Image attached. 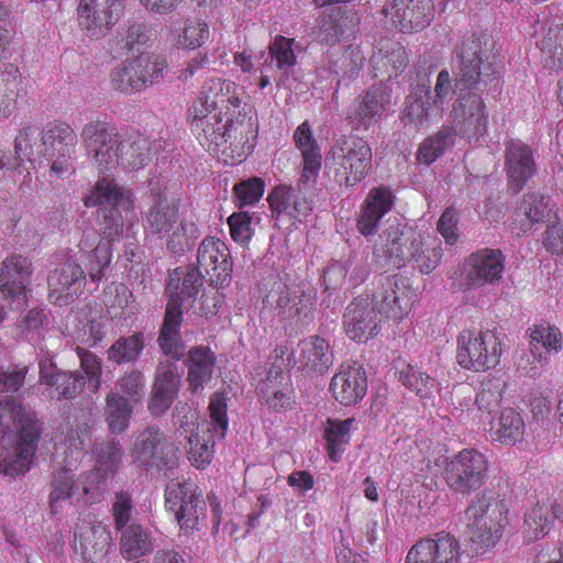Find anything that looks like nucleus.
<instances>
[{
    "instance_id": "obj_1",
    "label": "nucleus",
    "mask_w": 563,
    "mask_h": 563,
    "mask_svg": "<svg viewBox=\"0 0 563 563\" xmlns=\"http://www.w3.org/2000/svg\"><path fill=\"white\" fill-rule=\"evenodd\" d=\"M41 426L34 412L15 399H0V472L16 476L29 471Z\"/></svg>"
},
{
    "instance_id": "obj_2",
    "label": "nucleus",
    "mask_w": 563,
    "mask_h": 563,
    "mask_svg": "<svg viewBox=\"0 0 563 563\" xmlns=\"http://www.w3.org/2000/svg\"><path fill=\"white\" fill-rule=\"evenodd\" d=\"M81 140L99 172H108L121 165L139 169L150 161L151 141L142 134L122 136L115 126L104 121H91L84 125Z\"/></svg>"
},
{
    "instance_id": "obj_3",
    "label": "nucleus",
    "mask_w": 563,
    "mask_h": 563,
    "mask_svg": "<svg viewBox=\"0 0 563 563\" xmlns=\"http://www.w3.org/2000/svg\"><path fill=\"white\" fill-rule=\"evenodd\" d=\"M151 205L144 213V225L152 234L167 239V249L183 253L199 238L197 225L179 219L178 199L167 189L162 178L148 183Z\"/></svg>"
},
{
    "instance_id": "obj_4",
    "label": "nucleus",
    "mask_w": 563,
    "mask_h": 563,
    "mask_svg": "<svg viewBox=\"0 0 563 563\" xmlns=\"http://www.w3.org/2000/svg\"><path fill=\"white\" fill-rule=\"evenodd\" d=\"M93 417L91 411H82L76 417L65 432L60 445L64 450L63 465L53 472L48 505L53 514H59L63 504L70 500L79 489L75 482V472L79 462L85 455L86 439L92 427Z\"/></svg>"
},
{
    "instance_id": "obj_5",
    "label": "nucleus",
    "mask_w": 563,
    "mask_h": 563,
    "mask_svg": "<svg viewBox=\"0 0 563 563\" xmlns=\"http://www.w3.org/2000/svg\"><path fill=\"white\" fill-rule=\"evenodd\" d=\"M202 272L196 267H179L173 271L166 286L170 297L158 338L161 349L166 355L178 360L183 354L179 327L183 321L180 301L196 296L202 286Z\"/></svg>"
},
{
    "instance_id": "obj_6",
    "label": "nucleus",
    "mask_w": 563,
    "mask_h": 563,
    "mask_svg": "<svg viewBox=\"0 0 563 563\" xmlns=\"http://www.w3.org/2000/svg\"><path fill=\"white\" fill-rule=\"evenodd\" d=\"M372 148L356 136L338 139L325 155V168L334 174L340 185L354 187L372 168Z\"/></svg>"
},
{
    "instance_id": "obj_7",
    "label": "nucleus",
    "mask_w": 563,
    "mask_h": 563,
    "mask_svg": "<svg viewBox=\"0 0 563 563\" xmlns=\"http://www.w3.org/2000/svg\"><path fill=\"white\" fill-rule=\"evenodd\" d=\"M471 540L481 548L494 547L508 525V507L496 494L483 493L467 508Z\"/></svg>"
},
{
    "instance_id": "obj_8",
    "label": "nucleus",
    "mask_w": 563,
    "mask_h": 563,
    "mask_svg": "<svg viewBox=\"0 0 563 563\" xmlns=\"http://www.w3.org/2000/svg\"><path fill=\"white\" fill-rule=\"evenodd\" d=\"M489 57V49L481 37L466 38L461 46L457 86L481 92L498 90L499 77Z\"/></svg>"
},
{
    "instance_id": "obj_9",
    "label": "nucleus",
    "mask_w": 563,
    "mask_h": 563,
    "mask_svg": "<svg viewBox=\"0 0 563 563\" xmlns=\"http://www.w3.org/2000/svg\"><path fill=\"white\" fill-rule=\"evenodd\" d=\"M192 132L199 143L209 152H224L227 143L236 130L232 115L208 108L206 99H195L188 110Z\"/></svg>"
},
{
    "instance_id": "obj_10",
    "label": "nucleus",
    "mask_w": 563,
    "mask_h": 563,
    "mask_svg": "<svg viewBox=\"0 0 563 563\" xmlns=\"http://www.w3.org/2000/svg\"><path fill=\"white\" fill-rule=\"evenodd\" d=\"M165 506L173 511L180 530L191 534L207 518V504L198 486L189 479H173L165 489Z\"/></svg>"
},
{
    "instance_id": "obj_11",
    "label": "nucleus",
    "mask_w": 563,
    "mask_h": 563,
    "mask_svg": "<svg viewBox=\"0 0 563 563\" xmlns=\"http://www.w3.org/2000/svg\"><path fill=\"white\" fill-rule=\"evenodd\" d=\"M227 409L223 395L214 393L209 402L211 422L198 427V431L189 438L188 460L196 468H205L211 463L214 438H224L228 429Z\"/></svg>"
},
{
    "instance_id": "obj_12",
    "label": "nucleus",
    "mask_w": 563,
    "mask_h": 563,
    "mask_svg": "<svg viewBox=\"0 0 563 563\" xmlns=\"http://www.w3.org/2000/svg\"><path fill=\"white\" fill-rule=\"evenodd\" d=\"M501 341L490 331H462L457 338L459 364L475 372L494 368L500 361Z\"/></svg>"
},
{
    "instance_id": "obj_13",
    "label": "nucleus",
    "mask_w": 563,
    "mask_h": 563,
    "mask_svg": "<svg viewBox=\"0 0 563 563\" xmlns=\"http://www.w3.org/2000/svg\"><path fill=\"white\" fill-rule=\"evenodd\" d=\"M77 134L66 123L48 126L42 137L43 155L49 163V176L67 179L76 170L75 152Z\"/></svg>"
},
{
    "instance_id": "obj_14",
    "label": "nucleus",
    "mask_w": 563,
    "mask_h": 563,
    "mask_svg": "<svg viewBox=\"0 0 563 563\" xmlns=\"http://www.w3.org/2000/svg\"><path fill=\"white\" fill-rule=\"evenodd\" d=\"M487 470L488 462L484 454L465 449L448 464L445 481L452 490L467 495L483 485Z\"/></svg>"
},
{
    "instance_id": "obj_15",
    "label": "nucleus",
    "mask_w": 563,
    "mask_h": 563,
    "mask_svg": "<svg viewBox=\"0 0 563 563\" xmlns=\"http://www.w3.org/2000/svg\"><path fill=\"white\" fill-rule=\"evenodd\" d=\"M32 264L22 255L8 256L0 268V300L10 309L21 310L27 303V286L32 275Z\"/></svg>"
},
{
    "instance_id": "obj_16",
    "label": "nucleus",
    "mask_w": 563,
    "mask_h": 563,
    "mask_svg": "<svg viewBox=\"0 0 563 563\" xmlns=\"http://www.w3.org/2000/svg\"><path fill=\"white\" fill-rule=\"evenodd\" d=\"M415 292L404 276L385 275L378 278L373 302L379 313L402 319L411 310Z\"/></svg>"
},
{
    "instance_id": "obj_17",
    "label": "nucleus",
    "mask_w": 563,
    "mask_h": 563,
    "mask_svg": "<svg viewBox=\"0 0 563 563\" xmlns=\"http://www.w3.org/2000/svg\"><path fill=\"white\" fill-rule=\"evenodd\" d=\"M121 0H80L77 13L79 25L91 37H102L123 14Z\"/></svg>"
},
{
    "instance_id": "obj_18",
    "label": "nucleus",
    "mask_w": 563,
    "mask_h": 563,
    "mask_svg": "<svg viewBox=\"0 0 563 563\" xmlns=\"http://www.w3.org/2000/svg\"><path fill=\"white\" fill-rule=\"evenodd\" d=\"M174 445L158 429L150 427L139 433L130 449V455L137 467L166 465Z\"/></svg>"
},
{
    "instance_id": "obj_19",
    "label": "nucleus",
    "mask_w": 563,
    "mask_h": 563,
    "mask_svg": "<svg viewBox=\"0 0 563 563\" xmlns=\"http://www.w3.org/2000/svg\"><path fill=\"white\" fill-rule=\"evenodd\" d=\"M461 544L452 534L435 533L417 542L408 552L406 563H461Z\"/></svg>"
},
{
    "instance_id": "obj_20",
    "label": "nucleus",
    "mask_w": 563,
    "mask_h": 563,
    "mask_svg": "<svg viewBox=\"0 0 563 563\" xmlns=\"http://www.w3.org/2000/svg\"><path fill=\"white\" fill-rule=\"evenodd\" d=\"M505 257L499 250L483 249L471 254L464 264L467 288H481L500 282Z\"/></svg>"
},
{
    "instance_id": "obj_21",
    "label": "nucleus",
    "mask_w": 563,
    "mask_h": 563,
    "mask_svg": "<svg viewBox=\"0 0 563 563\" xmlns=\"http://www.w3.org/2000/svg\"><path fill=\"white\" fill-rule=\"evenodd\" d=\"M110 541L111 534L107 525L96 519H82L75 528L74 548L86 562H101Z\"/></svg>"
},
{
    "instance_id": "obj_22",
    "label": "nucleus",
    "mask_w": 563,
    "mask_h": 563,
    "mask_svg": "<svg viewBox=\"0 0 563 563\" xmlns=\"http://www.w3.org/2000/svg\"><path fill=\"white\" fill-rule=\"evenodd\" d=\"M454 133L466 137L482 135L486 131L487 115L482 96L477 92L461 95L453 104Z\"/></svg>"
},
{
    "instance_id": "obj_23",
    "label": "nucleus",
    "mask_w": 563,
    "mask_h": 563,
    "mask_svg": "<svg viewBox=\"0 0 563 563\" xmlns=\"http://www.w3.org/2000/svg\"><path fill=\"white\" fill-rule=\"evenodd\" d=\"M383 13L390 18L394 27L411 33L426 27L433 19L431 0H393Z\"/></svg>"
},
{
    "instance_id": "obj_24",
    "label": "nucleus",
    "mask_w": 563,
    "mask_h": 563,
    "mask_svg": "<svg viewBox=\"0 0 563 563\" xmlns=\"http://www.w3.org/2000/svg\"><path fill=\"white\" fill-rule=\"evenodd\" d=\"M267 302L275 306L276 316L280 321L299 322L309 317L312 309V297L297 287H288L278 282L267 296Z\"/></svg>"
},
{
    "instance_id": "obj_25",
    "label": "nucleus",
    "mask_w": 563,
    "mask_h": 563,
    "mask_svg": "<svg viewBox=\"0 0 563 563\" xmlns=\"http://www.w3.org/2000/svg\"><path fill=\"white\" fill-rule=\"evenodd\" d=\"M310 191L300 190L298 185L296 188L287 185L275 187L267 197L273 216H287L298 221L307 218L313 209Z\"/></svg>"
},
{
    "instance_id": "obj_26",
    "label": "nucleus",
    "mask_w": 563,
    "mask_h": 563,
    "mask_svg": "<svg viewBox=\"0 0 563 563\" xmlns=\"http://www.w3.org/2000/svg\"><path fill=\"white\" fill-rule=\"evenodd\" d=\"M440 117L439 108L431 101L429 80L412 86L404 102L401 122L406 126L419 129Z\"/></svg>"
},
{
    "instance_id": "obj_27",
    "label": "nucleus",
    "mask_w": 563,
    "mask_h": 563,
    "mask_svg": "<svg viewBox=\"0 0 563 563\" xmlns=\"http://www.w3.org/2000/svg\"><path fill=\"white\" fill-rule=\"evenodd\" d=\"M506 172L509 187L518 194L536 174V162L531 147L520 140H510L505 150Z\"/></svg>"
},
{
    "instance_id": "obj_28",
    "label": "nucleus",
    "mask_w": 563,
    "mask_h": 563,
    "mask_svg": "<svg viewBox=\"0 0 563 563\" xmlns=\"http://www.w3.org/2000/svg\"><path fill=\"white\" fill-rule=\"evenodd\" d=\"M330 390L335 400L344 406L358 402L367 390L365 369L356 363L342 364L331 379Z\"/></svg>"
},
{
    "instance_id": "obj_29",
    "label": "nucleus",
    "mask_w": 563,
    "mask_h": 563,
    "mask_svg": "<svg viewBox=\"0 0 563 563\" xmlns=\"http://www.w3.org/2000/svg\"><path fill=\"white\" fill-rule=\"evenodd\" d=\"M373 300L355 298L344 313V327L347 336L355 341L366 342L377 334L379 320Z\"/></svg>"
},
{
    "instance_id": "obj_30",
    "label": "nucleus",
    "mask_w": 563,
    "mask_h": 563,
    "mask_svg": "<svg viewBox=\"0 0 563 563\" xmlns=\"http://www.w3.org/2000/svg\"><path fill=\"white\" fill-rule=\"evenodd\" d=\"M85 273L79 264L66 261L48 276L49 299L58 306L69 303L81 290Z\"/></svg>"
},
{
    "instance_id": "obj_31",
    "label": "nucleus",
    "mask_w": 563,
    "mask_h": 563,
    "mask_svg": "<svg viewBox=\"0 0 563 563\" xmlns=\"http://www.w3.org/2000/svg\"><path fill=\"white\" fill-rule=\"evenodd\" d=\"M179 386L180 375L177 372V365L170 361L161 362L147 406L151 413L155 416L164 413L172 406Z\"/></svg>"
},
{
    "instance_id": "obj_32",
    "label": "nucleus",
    "mask_w": 563,
    "mask_h": 563,
    "mask_svg": "<svg viewBox=\"0 0 563 563\" xmlns=\"http://www.w3.org/2000/svg\"><path fill=\"white\" fill-rule=\"evenodd\" d=\"M84 203L88 208L99 206L125 210V216L134 211L131 191L108 178H102L95 184L90 194L84 199Z\"/></svg>"
},
{
    "instance_id": "obj_33",
    "label": "nucleus",
    "mask_w": 563,
    "mask_h": 563,
    "mask_svg": "<svg viewBox=\"0 0 563 563\" xmlns=\"http://www.w3.org/2000/svg\"><path fill=\"white\" fill-rule=\"evenodd\" d=\"M394 197L386 187H376L369 190L365 198L357 220L358 231L365 235H372L377 231L382 218L391 209Z\"/></svg>"
},
{
    "instance_id": "obj_34",
    "label": "nucleus",
    "mask_w": 563,
    "mask_h": 563,
    "mask_svg": "<svg viewBox=\"0 0 563 563\" xmlns=\"http://www.w3.org/2000/svg\"><path fill=\"white\" fill-rule=\"evenodd\" d=\"M197 262L199 269L210 276L211 282H223L229 275V250L214 238H206L199 245Z\"/></svg>"
},
{
    "instance_id": "obj_35",
    "label": "nucleus",
    "mask_w": 563,
    "mask_h": 563,
    "mask_svg": "<svg viewBox=\"0 0 563 563\" xmlns=\"http://www.w3.org/2000/svg\"><path fill=\"white\" fill-rule=\"evenodd\" d=\"M241 88L233 81L212 78L205 82L197 99H206L208 108L221 113L241 106Z\"/></svg>"
},
{
    "instance_id": "obj_36",
    "label": "nucleus",
    "mask_w": 563,
    "mask_h": 563,
    "mask_svg": "<svg viewBox=\"0 0 563 563\" xmlns=\"http://www.w3.org/2000/svg\"><path fill=\"white\" fill-rule=\"evenodd\" d=\"M421 233L409 227L390 225L384 233L383 247L395 264L401 265L409 261L415 246Z\"/></svg>"
},
{
    "instance_id": "obj_37",
    "label": "nucleus",
    "mask_w": 563,
    "mask_h": 563,
    "mask_svg": "<svg viewBox=\"0 0 563 563\" xmlns=\"http://www.w3.org/2000/svg\"><path fill=\"white\" fill-rule=\"evenodd\" d=\"M154 539L150 530L139 523H131L122 530L120 554L128 561L137 560L153 552Z\"/></svg>"
},
{
    "instance_id": "obj_38",
    "label": "nucleus",
    "mask_w": 563,
    "mask_h": 563,
    "mask_svg": "<svg viewBox=\"0 0 563 563\" xmlns=\"http://www.w3.org/2000/svg\"><path fill=\"white\" fill-rule=\"evenodd\" d=\"M299 361L310 371L317 373L328 371L333 363L330 344L320 336H309L300 344Z\"/></svg>"
},
{
    "instance_id": "obj_39",
    "label": "nucleus",
    "mask_w": 563,
    "mask_h": 563,
    "mask_svg": "<svg viewBox=\"0 0 563 563\" xmlns=\"http://www.w3.org/2000/svg\"><path fill=\"white\" fill-rule=\"evenodd\" d=\"M389 92L386 87L378 85L372 86L358 104L357 120L366 129L378 122L389 103Z\"/></svg>"
},
{
    "instance_id": "obj_40",
    "label": "nucleus",
    "mask_w": 563,
    "mask_h": 563,
    "mask_svg": "<svg viewBox=\"0 0 563 563\" xmlns=\"http://www.w3.org/2000/svg\"><path fill=\"white\" fill-rule=\"evenodd\" d=\"M216 365L214 353L206 346H198L189 352L188 382L192 390L201 388L213 374Z\"/></svg>"
},
{
    "instance_id": "obj_41",
    "label": "nucleus",
    "mask_w": 563,
    "mask_h": 563,
    "mask_svg": "<svg viewBox=\"0 0 563 563\" xmlns=\"http://www.w3.org/2000/svg\"><path fill=\"white\" fill-rule=\"evenodd\" d=\"M371 60L375 76L386 75L390 79L397 77L407 67L408 55L399 43H389L385 51L379 48Z\"/></svg>"
},
{
    "instance_id": "obj_42",
    "label": "nucleus",
    "mask_w": 563,
    "mask_h": 563,
    "mask_svg": "<svg viewBox=\"0 0 563 563\" xmlns=\"http://www.w3.org/2000/svg\"><path fill=\"white\" fill-rule=\"evenodd\" d=\"M369 272L368 256L365 253L354 254L344 265L335 263L329 266L324 272V278L329 282L349 278L352 285H360L367 278Z\"/></svg>"
},
{
    "instance_id": "obj_43",
    "label": "nucleus",
    "mask_w": 563,
    "mask_h": 563,
    "mask_svg": "<svg viewBox=\"0 0 563 563\" xmlns=\"http://www.w3.org/2000/svg\"><path fill=\"white\" fill-rule=\"evenodd\" d=\"M496 440L506 445H514L522 440L526 424L519 411L503 408L494 424Z\"/></svg>"
},
{
    "instance_id": "obj_44",
    "label": "nucleus",
    "mask_w": 563,
    "mask_h": 563,
    "mask_svg": "<svg viewBox=\"0 0 563 563\" xmlns=\"http://www.w3.org/2000/svg\"><path fill=\"white\" fill-rule=\"evenodd\" d=\"M411 249L412 252L409 261H413L421 273L429 274L439 265L442 257V249L437 238L421 233Z\"/></svg>"
},
{
    "instance_id": "obj_45",
    "label": "nucleus",
    "mask_w": 563,
    "mask_h": 563,
    "mask_svg": "<svg viewBox=\"0 0 563 563\" xmlns=\"http://www.w3.org/2000/svg\"><path fill=\"white\" fill-rule=\"evenodd\" d=\"M541 60L544 67L559 69L563 67V24L550 25L538 41Z\"/></svg>"
},
{
    "instance_id": "obj_46",
    "label": "nucleus",
    "mask_w": 563,
    "mask_h": 563,
    "mask_svg": "<svg viewBox=\"0 0 563 563\" xmlns=\"http://www.w3.org/2000/svg\"><path fill=\"white\" fill-rule=\"evenodd\" d=\"M111 86L114 90L125 95L134 93L144 88L135 57H128L112 70Z\"/></svg>"
},
{
    "instance_id": "obj_47",
    "label": "nucleus",
    "mask_w": 563,
    "mask_h": 563,
    "mask_svg": "<svg viewBox=\"0 0 563 563\" xmlns=\"http://www.w3.org/2000/svg\"><path fill=\"white\" fill-rule=\"evenodd\" d=\"M143 333H133L128 336H120L108 349V358L117 364L135 362L144 350Z\"/></svg>"
},
{
    "instance_id": "obj_48",
    "label": "nucleus",
    "mask_w": 563,
    "mask_h": 563,
    "mask_svg": "<svg viewBox=\"0 0 563 563\" xmlns=\"http://www.w3.org/2000/svg\"><path fill=\"white\" fill-rule=\"evenodd\" d=\"M209 25L201 20H187L174 33V45L184 49H197L209 38Z\"/></svg>"
},
{
    "instance_id": "obj_49",
    "label": "nucleus",
    "mask_w": 563,
    "mask_h": 563,
    "mask_svg": "<svg viewBox=\"0 0 563 563\" xmlns=\"http://www.w3.org/2000/svg\"><path fill=\"white\" fill-rule=\"evenodd\" d=\"M549 200L540 194H530L525 196L517 216H523L526 219L520 220V225L517 230V234L526 233L534 222L541 221L545 216L549 214Z\"/></svg>"
},
{
    "instance_id": "obj_50",
    "label": "nucleus",
    "mask_w": 563,
    "mask_h": 563,
    "mask_svg": "<svg viewBox=\"0 0 563 563\" xmlns=\"http://www.w3.org/2000/svg\"><path fill=\"white\" fill-rule=\"evenodd\" d=\"M107 422L109 428L117 433L124 431L131 419L132 404L118 393L107 395Z\"/></svg>"
},
{
    "instance_id": "obj_51",
    "label": "nucleus",
    "mask_w": 563,
    "mask_h": 563,
    "mask_svg": "<svg viewBox=\"0 0 563 563\" xmlns=\"http://www.w3.org/2000/svg\"><path fill=\"white\" fill-rule=\"evenodd\" d=\"M454 131L451 128H442L434 136L421 143L417 154L418 161L427 165L433 163L446 148L454 144Z\"/></svg>"
},
{
    "instance_id": "obj_52",
    "label": "nucleus",
    "mask_w": 563,
    "mask_h": 563,
    "mask_svg": "<svg viewBox=\"0 0 563 563\" xmlns=\"http://www.w3.org/2000/svg\"><path fill=\"white\" fill-rule=\"evenodd\" d=\"M551 506L539 501L525 518V536L529 541L543 538L551 529Z\"/></svg>"
},
{
    "instance_id": "obj_53",
    "label": "nucleus",
    "mask_w": 563,
    "mask_h": 563,
    "mask_svg": "<svg viewBox=\"0 0 563 563\" xmlns=\"http://www.w3.org/2000/svg\"><path fill=\"white\" fill-rule=\"evenodd\" d=\"M530 346L533 354L542 358L540 351L543 347L547 352H559L562 349V335L558 328L547 323L536 324L530 333Z\"/></svg>"
},
{
    "instance_id": "obj_54",
    "label": "nucleus",
    "mask_w": 563,
    "mask_h": 563,
    "mask_svg": "<svg viewBox=\"0 0 563 563\" xmlns=\"http://www.w3.org/2000/svg\"><path fill=\"white\" fill-rule=\"evenodd\" d=\"M354 423V419L349 418L343 421L328 420L324 430V437L328 443L329 455L332 461H338L343 446L347 444L350 439V430Z\"/></svg>"
},
{
    "instance_id": "obj_55",
    "label": "nucleus",
    "mask_w": 563,
    "mask_h": 563,
    "mask_svg": "<svg viewBox=\"0 0 563 563\" xmlns=\"http://www.w3.org/2000/svg\"><path fill=\"white\" fill-rule=\"evenodd\" d=\"M153 42L152 30L144 23H133L128 26L121 38V45L131 53V57L150 53L147 48Z\"/></svg>"
},
{
    "instance_id": "obj_56",
    "label": "nucleus",
    "mask_w": 563,
    "mask_h": 563,
    "mask_svg": "<svg viewBox=\"0 0 563 563\" xmlns=\"http://www.w3.org/2000/svg\"><path fill=\"white\" fill-rule=\"evenodd\" d=\"M96 467L103 472V475H113L122 459V448L118 441L109 440L97 444L93 449Z\"/></svg>"
},
{
    "instance_id": "obj_57",
    "label": "nucleus",
    "mask_w": 563,
    "mask_h": 563,
    "mask_svg": "<svg viewBox=\"0 0 563 563\" xmlns=\"http://www.w3.org/2000/svg\"><path fill=\"white\" fill-rule=\"evenodd\" d=\"M135 62L143 87L158 82L167 65L164 57L153 53H142L135 56Z\"/></svg>"
},
{
    "instance_id": "obj_58",
    "label": "nucleus",
    "mask_w": 563,
    "mask_h": 563,
    "mask_svg": "<svg viewBox=\"0 0 563 563\" xmlns=\"http://www.w3.org/2000/svg\"><path fill=\"white\" fill-rule=\"evenodd\" d=\"M265 183L262 178L252 177L241 180L233 187L234 202L238 207L253 206L263 197Z\"/></svg>"
},
{
    "instance_id": "obj_59",
    "label": "nucleus",
    "mask_w": 563,
    "mask_h": 563,
    "mask_svg": "<svg viewBox=\"0 0 563 563\" xmlns=\"http://www.w3.org/2000/svg\"><path fill=\"white\" fill-rule=\"evenodd\" d=\"M43 373L44 377L52 382V386L56 387L58 397L75 398L84 388L85 377L78 372L57 373L55 376H49L45 369H43Z\"/></svg>"
},
{
    "instance_id": "obj_60",
    "label": "nucleus",
    "mask_w": 563,
    "mask_h": 563,
    "mask_svg": "<svg viewBox=\"0 0 563 563\" xmlns=\"http://www.w3.org/2000/svg\"><path fill=\"white\" fill-rule=\"evenodd\" d=\"M302 156V172L298 180L300 190H312L321 168L322 156L320 147H314L312 151L301 152Z\"/></svg>"
},
{
    "instance_id": "obj_61",
    "label": "nucleus",
    "mask_w": 563,
    "mask_h": 563,
    "mask_svg": "<svg viewBox=\"0 0 563 563\" xmlns=\"http://www.w3.org/2000/svg\"><path fill=\"white\" fill-rule=\"evenodd\" d=\"M119 395L129 402H140L144 396L145 377L135 369L126 372L117 383Z\"/></svg>"
},
{
    "instance_id": "obj_62",
    "label": "nucleus",
    "mask_w": 563,
    "mask_h": 563,
    "mask_svg": "<svg viewBox=\"0 0 563 563\" xmlns=\"http://www.w3.org/2000/svg\"><path fill=\"white\" fill-rule=\"evenodd\" d=\"M125 210L117 208H99L98 220L103 236L113 241L123 233Z\"/></svg>"
},
{
    "instance_id": "obj_63",
    "label": "nucleus",
    "mask_w": 563,
    "mask_h": 563,
    "mask_svg": "<svg viewBox=\"0 0 563 563\" xmlns=\"http://www.w3.org/2000/svg\"><path fill=\"white\" fill-rule=\"evenodd\" d=\"M400 380L420 397H429L434 388V379L411 365L401 371Z\"/></svg>"
},
{
    "instance_id": "obj_64",
    "label": "nucleus",
    "mask_w": 563,
    "mask_h": 563,
    "mask_svg": "<svg viewBox=\"0 0 563 563\" xmlns=\"http://www.w3.org/2000/svg\"><path fill=\"white\" fill-rule=\"evenodd\" d=\"M80 367L87 376L88 389L96 394L101 385V360L93 353L77 347Z\"/></svg>"
}]
</instances>
